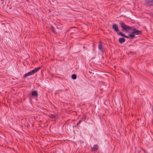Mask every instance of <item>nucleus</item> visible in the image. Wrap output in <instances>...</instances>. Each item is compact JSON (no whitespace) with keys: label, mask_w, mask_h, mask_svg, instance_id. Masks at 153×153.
Here are the masks:
<instances>
[{"label":"nucleus","mask_w":153,"mask_h":153,"mask_svg":"<svg viewBox=\"0 0 153 153\" xmlns=\"http://www.w3.org/2000/svg\"><path fill=\"white\" fill-rule=\"evenodd\" d=\"M120 26L122 29L126 32H128L132 30V28L131 27L125 25L122 22L121 23Z\"/></svg>","instance_id":"2"},{"label":"nucleus","mask_w":153,"mask_h":153,"mask_svg":"<svg viewBox=\"0 0 153 153\" xmlns=\"http://www.w3.org/2000/svg\"><path fill=\"white\" fill-rule=\"evenodd\" d=\"M71 77L72 79H76V75L75 74H74L71 75Z\"/></svg>","instance_id":"11"},{"label":"nucleus","mask_w":153,"mask_h":153,"mask_svg":"<svg viewBox=\"0 0 153 153\" xmlns=\"http://www.w3.org/2000/svg\"><path fill=\"white\" fill-rule=\"evenodd\" d=\"M125 39L124 38H120L119 39V42L121 44L123 43L125 41Z\"/></svg>","instance_id":"7"},{"label":"nucleus","mask_w":153,"mask_h":153,"mask_svg":"<svg viewBox=\"0 0 153 153\" xmlns=\"http://www.w3.org/2000/svg\"><path fill=\"white\" fill-rule=\"evenodd\" d=\"M146 4L147 6H153V0H146Z\"/></svg>","instance_id":"4"},{"label":"nucleus","mask_w":153,"mask_h":153,"mask_svg":"<svg viewBox=\"0 0 153 153\" xmlns=\"http://www.w3.org/2000/svg\"><path fill=\"white\" fill-rule=\"evenodd\" d=\"M31 95L33 97H37L38 96V94L37 91L36 90H35L32 91L31 92Z\"/></svg>","instance_id":"5"},{"label":"nucleus","mask_w":153,"mask_h":153,"mask_svg":"<svg viewBox=\"0 0 153 153\" xmlns=\"http://www.w3.org/2000/svg\"><path fill=\"white\" fill-rule=\"evenodd\" d=\"M131 30L133 31V33L134 35H139L141 33V31H140L137 30L135 28H134V29H132V30Z\"/></svg>","instance_id":"3"},{"label":"nucleus","mask_w":153,"mask_h":153,"mask_svg":"<svg viewBox=\"0 0 153 153\" xmlns=\"http://www.w3.org/2000/svg\"><path fill=\"white\" fill-rule=\"evenodd\" d=\"M93 149L94 151H97L98 149V146L97 145H94L93 147Z\"/></svg>","instance_id":"9"},{"label":"nucleus","mask_w":153,"mask_h":153,"mask_svg":"<svg viewBox=\"0 0 153 153\" xmlns=\"http://www.w3.org/2000/svg\"><path fill=\"white\" fill-rule=\"evenodd\" d=\"M125 37L126 38H129V37L128 36H127L125 35Z\"/></svg>","instance_id":"14"},{"label":"nucleus","mask_w":153,"mask_h":153,"mask_svg":"<svg viewBox=\"0 0 153 153\" xmlns=\"http://www.w3.org/2000/svg\"><path fill=\"white\" fill-rule=\"evenodd\" d=\"M1 1H3V0H1Z\"/></svg>","instance_id":"15"},{"label":"nucleus","mask_w":153,"mask_h":153,"mask_svg":"<svg viewBox=\"0 0 153 153\" xmlns=\"http://www.w3.org/2000/svg\"><path fill=\"white\" fill-rule=\"evenodd\" d=\"M128 36H130L131 38H134L135 37V35L133 33L129 34Z\"/></svg>","instance_id":"10"},{"label":"nucleus","mask_w":153,"mask_h":153,"mask_svg":"<svg viewBox=\"0 0 153 153\" xmlns=\"http://www.w3.org/2000/svg\"><path fill=\"white\" fill-rule=\"evenodd\" d=\"M102 44L100 42L99 44L98 45V48L101 51L103 52L102 48Z\"/></svg>","instance_id":"8"},{"label":"nucleus","mask_w":153,"mask_h":153,"mask_svg":"<svg viewBox=\"0 0 153 153\" xmlns=\"http://www.w3.org/2000/svg\"><path fill=\"white\" fill-rule=\"evenodd\" d=\"M82 122V120H79V122H78L77 123V126L78 125H79V124H80V123H81V122Z\"/></svg>","instance_id":"13"},{"label":"nucleus","mask_w":153,"mask_h":153,"mask_svg":"<svg viewBox=\"0 0 153 153\" xmlns=\"http://www.w3.org/2000/svg\"><path fill=\"white\" fill-rule=\"evenodd\" d=\"M40 69V67H37L36 68H35L33 70L30 71L28 72V73L25 74L24 76L23 77H27L33 75L35 73L37 72Z\"/></svg>","instance_id":"1"},{"label":"nucleus","mask_w":153,"mask_h":153,"mask_svg":"<svg viewBox=\"0 0 153 153\" xmlns=\"http://www.w3.org/2000/svg\"><path fill=\"white\" fill-rule=\"evenodd\" d=\"M118 35H120L121 36L125 37V35L123 33L121 32H120L119 33H117Z\"/></svg>","instance_id":"12"},{"label":"nucleus","mask_w":153,"mask_h":153,"mask_svg":"<svg viewBox=\"0 0 153 153\" xmlns=\"http://www.w3.org/2000/svg\"><path fill=\"white\" fill-rule=\"evenodd\" d=\"M112 28L116 32L118 31L119 28L117 25L116 24H113L112 25Z\"/></svg>","instance_id":"6"}]
</instances>
